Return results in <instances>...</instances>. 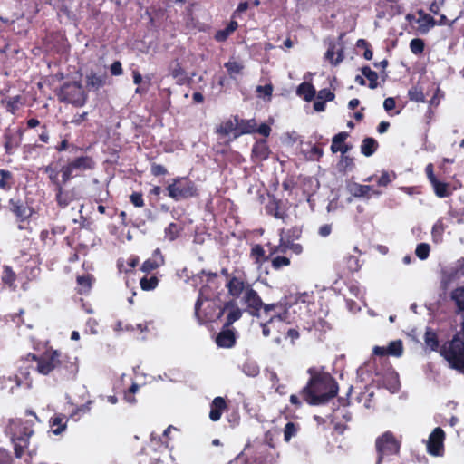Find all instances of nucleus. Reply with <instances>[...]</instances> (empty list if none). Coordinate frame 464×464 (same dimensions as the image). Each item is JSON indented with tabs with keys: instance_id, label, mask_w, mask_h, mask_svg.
<instances>
[{
	"instance_id": "09e8293b",
	"label": "nucleus",
	"mask_w": 464,
	"mask_h": 464,
	"mask_svg": "<svg viewBox=\"0 0 464 464\" xmlns=\"http://www.w3.org/2000/svg\"><path fill=\"white\" fill-rule=\"evenodd\" d=\"M408 96L411 101L416 102H424L425 95L423 93L422 88L420 86H413L408 92Z\"/></svg>"
},
{
	"instance_id": "58836bf2",
	"label": "nucleus",
	"mask_w": 464,
	"mask_h": 464,
	"mask_svg": "<svg viewBox=\"0 0 464 464\" xmlns=\"http://www.w3.org/2000/svg\"><path fill=\"white\" fill-rule=\"evenodd\" d=\"M450 298L455 303L457 312H464V286H459L450 293Z\"/></svg>"
},
{
	"instance_id": "cd10ccee",
	"label": "nucleus",
	"mask_w": 464,
	"mask_h": 464,
	"mask_svg": "<svg viewBox=\"0 0 464 464\" xmlns=\"http://www.w3.org/2000/svg\"><path fill=\"white\" fill-rule=\"evenodd\" d=\"M95 278L91 274L78 276L76 277L77 293L80 295H88L92 287Z\"/></svg>"
},
{
	"instance_id": "4468645a",
	"label": "nucleus",
	"mask_w": 464,
	"mask_h": 464,
	"mask_svg": "<svg viewBox=\"0 0 464 464\" xmlns=\"http://www.w3.org/2000/svg\"><path fill=\"white\" fill-rule=\"evenodd\" d=\"M24 133V130L21 128L17 129L16 131H14L10 128L5 129L3 134V146L5 154L13 155L14 153L22 143Z\"/></svg>"
},
{
	"instance_id": "6ab92c4d",
	"label": "nucleus",
	"mask_w": 464,
	"mask_h": 464,
	"mask_svg": "<svg viewBox=\"0 0 464 464\" xmlns=\"http://www.w3.org/2000/svg\"><path fill=\"white\" fill-rule=\"evenodd\" d=\"M234 120L236 121L234 140L242 135L256 133V119H243L236 114L234 115Z\"/></svg>"
},
{
	"instance_id": "f257e3e1",
	"label": "nucleus",
	"mask_w": 464,
	"mask_h": 464,
	"mask_svg": "<svg viewBox=\"0 0 464 464\" xmlns=\"http://www.w3.org/2000/svg\"><path fill=\"white\" fill-rule=\"evenodd\" d=\"M23 360L35 362V369L40 374L53 373L58 381H72L79 372L77 357L53 348L46 349L40 356L29 353Z\"/></svg>"
},
{
	"instance_id": "aec40b11",
	"label": "nucleus",
	"mask_w": 464,
	"mask_h": 464,
	"mask_svg": "<svg viewBox=\"0 0 464 464\" xmlns=\"http://www.w3.org/2000/svg\"><path fill=\"white\" fill-rule=\"evenodd\" d=\"M347 190L354 198H370L372 195L380 196L381 191L373 190L369 185H362L356 182L347 184Z\"/></svg>"
},
{
	"instance_id": "a18cd8bd",
	"label": "nucleus",
	"mask_w": 464,
	"mask_h": 464,
	"mask_svg": "<svg viewBox=\"0 0 464 464\" xmlns=\"http://www.w3.org/2000/svg\"><path fill=\"white\" fill-rule=\"evenodd\" d=\"M92 403H93L92 401H88L86 403L76 407L71 412L70 418L75 421L79 420L82 415H84V414L90 412Z\"/></svg>"
},
{
	"instance_id": "bb28decb",
	"label": "nucleus",
	"mask_w": 464,
	"mask_h": 464,
	"mask_svg": "<svg viewBox=\"0 0 464 464\" xmlns=\"http://www.w3.org/2000/svg\"><path fill=\"white\" fill-rule=\"evenodd\" d=\"M107 74H98L93 71H91L86 75V86L90 91H99L106 84Z\"/></svg>"
},
{
	"instance_id": "39448f33",
	"label": "nucleus",
	"mask_w": 464,
	"mask_h": 464,
	"mask_svg": "<svg viewBox=\"0 0 464 464\" xmlns=\"http://www.w3.org/2000/svg\"><path fill=\"white\" fill-rule=\"evenodd\" d=\"M440 356L448 362L451 369L464 372V339L460 332L456 333L451 340L441 345Z\"/></svg>"
},
{
	"instance_id": "412c9836",
	"label": "nucleus",
	"mask_w": 464,
	"mask_h": 464,
	"mask_svg": "<svg viewBox=\"0 0 464 464\" xmlns=\"http://www.w3.org/2000/svg\"><path fill=\"white\" fill-rule=\"evenodd\" d=\"M209 407L210 411L208 416L214 422L218 421L221 419L223 412L228 408L226 399L221 396L214 398L210 402Z\"/></svg>"
},
{
	"instance_id": "4be33fe9",
	"label": "nucleus",
	"mask_w": 464,
	"mask_h": 464,
	"mask_svg": "<svg viewBox=\"0 0 464 464\" xmlns=\"http://www.w3.org/2000/svg\"><path fill=\"white\" fill-rule=\"evenodd\" d=\"M163 265L164 256H162L160 249L157 248L153 251L152 256L143 262L140 270L145 273H150Z\"/></svg>"
},
{
	"instance_id": "1a4fd4ad",
	"label": "nucleus",
	"mask_w": 464,
	"mask_h": 464,
	"mask_svg": "<svg viewBox=\"0 0 464 464\" xmlns=\"http://www.w3.org/2000/svg\"><path fill=\"white\" fill-rule=\"evenodd\" d=\"M44 173L47 175L49 183L53 187L57 206L61 208H67L73 201L72 193L63 188L68 182H63V180L57 177L56 169L52 167Z\"/></svg>"
},
{
	"instance_id": "5701e85b",
	"label": "nucleus",
	"mask_w": 464,
	"mask_h": 464,
	"mask_svg": "<svg viewBox=\"0 0 464 464\" xmlns=\"http://www.w3.org/2000/svg\"><path fill=\"white\" fill-rule=\"evenodd\" d=\"M216 343L218 347L232 348L236 344L234 330L223 326V329L216 337Z\"/></svg>"
},
{
	"instance_id": "7ed1b4c3",
	"label": "nucleus",
	"mask_w": 464,
	"mask_h": 464,
	"mask_svg": "<svg viewBox=\"0 0 464 464\" xmlns=\"http://www.w3.org/2000/svg\"><path fill=\"white\" fill-rule=\"evenodd\" d=\"M62 159L58 162L52 161L48 165L40 168V170L45 172L50 167L56 169L57 177L63 179V182H69L72 179L83 176L85 171L92 170L95 168V162L91 156L81 155L75 157L72 160H67L63 165H59Z\"/></svg>"
},
{
	"instance_id": "5fc2aeb1",
	"label": "nucleus",
	"mask_w": 464,
	"mask_h": 464,
	"mask_svg": "<svg viewBox=\"0 0 464 464\" xmlns=\"http://www.w3.org/2000/svg\"><path fill=\"white\" fill-rule=\"evenodd\" d=\"M425 44L420 38H414L410 43V49L412 53L419 55L424 51Z\"/></svg>"
},
{
	"instance_id": "ddd939ff",
	"label": "nucleus",
	"mask_w": 464,
	"mask_h": 464,
	"mask_svg": "<svg viewBox=\"0 0 464 464\" xmlns=\"http://www.w3.org/2000/svg\"><path fill=\"white\" fill-rule=\"evenodd\" d=\"M445 432L440 427L435 428L429 436L427 451L432 456H442L444 452Z\"/></svg>"
},
{
	"instance_id": "393cba45",
	"label": "nucleus",
	"mask_w": 464,
	"mask_h": 464,
	"mask_svg": "<svg viewBox=\"0 0 464 464\" xmlns=\"http://www.w3.org/2000/svg\"><path fill=\"white\" fill-rule=\"evenodd\" d=\"M348 136L349 134L345 131L334 135L332 140L331 151L333 153L341 152L342 155H345L352 149L351 145L345 143Z\"/></svg>"
},
{
	"instance_id": "e433bc0d",
	"label": "nucleus",
	"mask_w": 464,
	"mask_h": 464,
	"mask_svg": "<svg viewBox=\"0 0 464 464\" xmlns=\"http://www.w3.org/2000/svg\"><path fill=\"white\" fill-rule=\"evenodd\" d=\"M1 280L5 285L14 289L16 281V274L10 266L4 265L2 266Z\"/></svg>"
},
{
	"instance_id": "bf43d9fd",
	"label": "nucleus",
	"mask_w": 464,
	"mask_h": 464,
	"mask_svg": "<svg viewBox=\"0 0 464 464\" xmlns=\"http://www.w3.org/2000/svg\"><path fill=\"white\" fill-rule=\"evenodd\" d=\"M150 174L154 177L166 176L168 169L161 164L152 163L150 167Z\"/></svg>"
},
{
	"instance_id": "7c9ffc66",
	"label": "nucleus",
	"mask_w": 464,
	"mask_h": 464,
	"mask_svg": "<svg viewBox=\"0 0 464 464\" xmlns=\"http://www.w3.org/2000/svg\"><path fill=\"white\" fill-rule=\"evenodd\" d=\"M215 132L223 137L230 134L234 137V133L236 132V121L234 120V115L217 125Z\"/></svg>"
},
{
	"instance_id": "864d4df0",
	"label": "nucleus",
	"mask_w": 464,
	"mask_h": 464,
	"mask_svg": "<svg viewBox=\"0 0 464 464\" xmlns=\"http://www.w3.org/2000/svg\"><path fill=\"white\" fill-rule=\"evenodd\" d=\"M303 229L301 227L295 226L289 228L285 235L286 241H295L302 237Z\"/></svg>"
},
{
	"instance_id": "ea45409f",
	"label": "nucleus",
	"mask_w": 464,
	"mask_h": 464,
	"mask_svg": "<svg viewBox=\"0 0 464 464\" xmlns=\"http://www.w3.org/2000/svg\"><path fill=\"white\" fill-rule=\"evenodd\" d=\"M361 72L362 75L369 81L368 87L372 90L376 89L379 85L378 73L375 71H372L368 65L362 66L361 68Z\"/></svg>"
},
{
	"instance_id": "f3484780",
	"label": "nucleus",
	"mask_w": 464,
	"mask_h": 464,
	"mask_svg": "<svg viewBox=\"0 0 464 464\" xmlns=\"http://www.w3.org/2000/svg\"><path fill=\"white\" fill-rule=\"evenodd\" d=\"M225 313H227V317L224 326L227 328L241 318L243 311L237 306L235 300H230L225 303L218 314V317Z\"/></svg>"
},
{
	"instance_id": "c85d7f7f",
	"label": "nucleus",
	"mask_w": 464,
	"mask_h": 464,
	"mask_svg": "<svg viewBox=\"0 0 464 464\" xmlns=\"http://www.w3.org/2000/svg\"><path fill=\"white\" fill-rule=\"evenodd\" d=\"M67 421L68 419L62 413H55L53 417H51L49 423L53 433L59 435L64 431L67 427Z\"/></svg>"
},
{
	"instance_id": "8fccbe9b",
	"label": "nucleus",
	"mask_w": 464,
	"mask_h": 464,
	"mask_svg": "<svg viewBox=\"0 0 464 464\" xmlns=\"http://www.w3.org/2000/svg\"><path fill=\"white\" fill-rule=\"evenodd\" d=\"M271 266L275 270H279L283 267L288 266L291 264L290 258L285 256H277L270 259Z\"/></svg>"
},
{
	"instance_id": "c9c22d12",
	"label": "nucleus",
	"mask_w": 464,
	"mask_h": 464,
	"mask_svg": "<svg viewBox=\"0 0 464 464\" xmlns=\"http://www.w3.org/2000/svg\"><path fill=\"white\" fill-rule=\"evenodd\" d=\"M378 148H379V143L375 139H373L372 137H366L362 141L361 152L365 157H371L372 155H373L376 152Z\"/></svg>"
},
{
	"instance_id": "4c0bfd02",
	"label": "nucleus",
	"mask_w": 464,
	"mask_h": 464,
	"mask_svg": "<svg viewBox=\"0 0 464 464\" xmlns=\"http://www.w3.org/2000/svg\"><path fill=\"white\" fill-rule=\"evenodd\" d=\"M238 27V24L237 21H230L225 29L218 30L215 34V40L218 42L226 41L228 36L234 33Z\"/></svg>"
},
{
	"instance_id": "3c124183",
	"label": "nucleus",
	"mask_w": 464,
	"mask_h": 464,
	"mask_svg": "<svg viewBox=\"0 0 464 464\" xmlns=\"http://www.w3.org/2000/svg\"><path fill=\"white\" fill-rule=\"evenodd\" d=\"M356 47L357 48H362L364 50L363 52V58L365 60H372V57H373V52L372 50V46L371 44H369L368 41H366L365 39H359L357 42H356Z\"/></svg>"
},
{
	"instance_id": "c756f323",
	"label": "nucleus",
	"mask_w": 464,
	"mask_h": 464,
	"mask_svg": "<svg viewBox=\"0 0 464 464\" xmlns=\"http://www.w3.org/2000/svg\"><path fill=\"white\" fill-rule=\"evenodd\" d=\"M418 24L420 33L426 34L435 25H437V20H435L430 14L425 13L422 10L418 11Z\"/></svg>"
},
{
	"instance_id": "423d86ee",
	"label": "nucleus",
	"mask_w": 464,
	"mask_h": 464,
	"mask_svg": "<svg viewBox=\"0 0 464 464\" xmlns=\"http://www.w3.org/2000/svg\"><path fill=\"white\" fill-rule=\"evenodd\" d=\"M165 190L174 201L187 200L199 196L197 184L188 176L171 179Z\"/></svg>"
},
{
	"instance_id": "4d7b16f0",
	"label": "nucleus",
	"mask_w": 464,
	"mask_h": 464,
	"mask_svg": "<svg viewBox=\"0 0 464 464\" xmlns=\"http://www.w3.org/2000/svg\"><path fill=\"white\" fill-rule=\"evenodd\" d=\"M361 263L357 256H350L346 259V266L348 270L352 273L357 272L361 268Z\"/></svg>"
},
{
	"instance_id": "9b49d317",
	"label": "nucleus",
	"mask_w": 464,
	"mask_h": 464,
	"mask_svg": "<svg viewBox=\"0 0 464 464\" xmlns=\"http://www.w3.org/2000/svg\"><path fill=\"white\" fill-rule=\"evenodd\" d=\"M273 439H269L267 445H262L256 450L255 456L249 459L250 464H276L278 454L272 444Z\"/></svg>"
},
{
	"instance_id": "de8ad7c7",
	"label": "nucleus",
	"mask_w": 464,
	"mask_h": 464,
	"mask_svg": "<svg viewBox=\"0 0 464 464\" xmlns=\"http://www.w3.org/2000/svg\"><path fill=\"white\" fill-rule=\"evenodd\" d=\"M386 348L392 356L400 357L403 353V343L401 340L392 341Z\"/></svg>"
},
{
	"instance_id": "20e7f679",
	"label": "nucleus",
	"mask_w": 464,
	"mask_h": 464,
	"mask_svg": "<svg viewBox=\"0 0 464 464\" xmlns=\"http://www.w3.org/2000/svg\"><path fill=\"white\" fill-rule=\"evenodd\" d=\"M34 422L28 420L15 419L11 420L9 429L11 439L14 443L15 457L20 459L24 450L28 447L29 439L34 434Z\"/></svg>"
},
{
	"instance_id": "0eeeda50",
	"label": "nucleus",
	"mask_w": 464,
	"mask_h": 464,
	"mask_svg": "<svg viewBox=\"0 0 464 464\" xmlns=\"http://www.w3.org/2000/svg\"><path fill=\"white\" fill-rule=\"evenodd\" d=\"M59 102L82 107L88 100V93L81 81L65 82L56 92Z\"/></svg>"
},
{
	"instance_id": "338daca9",
	"label": "nucleus",
	"mask_w": 464,
	"mask_h": 464,
	"mask_svg": "<svg viewBox=\"0 0 464 464\" xmlns=\"http://www.w3.org/2000/svg\"><path fill=\"white\" fill-rule=\"evenodd\" d=\"M0 464H14L11 453L3 448H0Z\"/></svg>"
},
{
	"instance_id": "774afa93",
	"label": "nucleus",
	"mask_w": 464,
	"mask_h": 464,
	"mask_svg": "<svg viewBox=\"0 0 464 464\" xmlns=\"http://www.w3.org/2000/svg\"><path fill=\"white\" fill-rule=\"evenodd\" d=\"M70 148H72V149H77V147L72 143L69 142V140L67 138H64L63 140H62L61 142H59L56 146H55V150L58 151V152H62V151H64V150H69Z\"/></svg>"
},
{
	"instance_id": "69168bd1",
	"label": "nucleus",
	"mask_w": 464,
	"mask_h": 464,
	"mask_svg": "<svg viewBox=\"0 0 464 464\" xmlns=\"http://www.w3.org/2000/svg\"><path fill=\"white\" fill-rule=\"evenodd\" d=\"M392 181V179L391 178V175L388 171L383 170L381 174V176L377 179V184L380 187H387L389 184H391Z\"/></svg>"
},
{
	"instance_id": "13d9d810",
	"label": "nucleus",
	"mask_w": 464,
	"mask_h": 464,
	"mask_svg": "<svg viewBox=\"0 0 464 464\" xmlns=\"http://www.w3.org/2000/svg\"><path fill=\"white\" fill-rule=\"evenodd\" d=\"M339 166L341 169H343L344 171L351 170L354 167V161L353 158L348 156V155H342Z\"/></svg>"
},
{
	"instance_id": "f03ea898",
	"label": "nucleus",
	"mask_w": 464,
	"mask_h": 464,
	"mask_svg": "<svg viewBox=\"0 0 464 464\" xmlns=\"http://www.w3.org/2000/svg\"><path fill=\"white\" fill-rule=\"evenodd\" d=\"M311 378L301 390V395L310 405H322L334 398L338 392V385L334 377L327 372H318L309 369Z\"/></svg>"
},
{
	"instance_id": "473e14b6",
	"label": "nucleus",
	"mask_w": 464,
	"mask_h": 464,
	"mask_svg": "<svg viewBox=\"0 0 464 464\" xmlns=\"http://www.w3.org/2000/svg\"><path fill=\"white\" fill-rule=\"evenodd\" d=\"M424 342L427 347H429L433 352H438L440 354V347L439 337L436 334V332L428 327L426 329L425 334H424Z\"/></svg>"
},
{
	"instance_id": "79ce46f5",
	"label": "nucleus",
	"mask_w": 464,
	"mask_h": 464,
	"mask_svg": "<svg viewBox=\"0 0 464 464\" xmlns=\"http://www.w3.org/2000/svg\"><path fill=\"white\" fill-rule=\"evenodd\" d=\"M300 430V425L292 421H288L284 428V440L289 442L295 438Z\"/></svg>"
},
{
	"instance_id": "49530a36",
	"label": "nucleus",
	"mask_w": 464,
	"mask_h": 464,
	"mask_svg": "<svg viewBox=\"0 0 464 464\" xmlns=\"http://www.w3.org/2000/svg\"><path fill=\"white\" fill-rule=\"evenodd\" d=\"M224 66L231 78H235L236 75L242 74L245 68L241 63L236 61H228L224 64Z\"/></svg>"
},
{
	"instance_id": "c03bdc74",
	"label": "nucleus",
	"mask_w": 464,
	"mask_h": 464,
	"mask_svg": "<svg viewBox=\"0 0 464 464\" xmlns=\"http://www.w3.org/2000/svg\"><path fill=\"white\" fill-rule=\"evenodd\" d=\"M160 283V279L156 276H151L150 277L144 276L140 281V288L143 291H151L154 290Z\"/></svg>"
},
{
	"instance_id": "f704fd0d",
	"label": "nucleus",
	"mask_w": 464,
	"mask_h": 464,
	"mask_svg": "<svg viewBox=\"0 0 464 464\" xmlns=\"http://www.w3.org/2000/svg\"><path fill=\"white\" fill-rule=\"evenodd\" d=\"M296 94L303 97L305 102H311L314 100L316 91L312 83L304 82L297 87Z\"/></svg>"
},
{
	"instance_id": "a19ab883",
	"label": "nucleus",
	"mask_w": 464,
	"mask_h": 464,
	"mask_svg": "<svg viewBox=\"0 0 464 464\" xmlns=\"http://www.w3.org/2000/svg\"><path fill=\"white\" fill-rule=\"evenodd\" d=\"M182 227L177 223L171 222L164 229L165 238L169 241H174L179 237Z\"/></svg>"
},
{
	"instance_id": "e2e57ef3",
	"label": "nucleus",
	"mask_w": 464,
	"mask_h": 464,
	"mask_svg": "<svg viewBox=\"0 0 464 464\" xmlns=\"http://www.w3.org/2000/svg\"><path fill=\"white\" fill-rule=\"evenodd\" d=\"M334 93L328 88H324L319 91L317 94V99L321 101L330 102L334 99Z\"/></svg>"
},
{
	"instance_id": "37998d69",
	"label": "nucleus",
	"mask_w": 464,
	"mask_h": 464,
	"mask_svg": "<svg viewBox=\"0 0 464 464\" xmlns=\"http://www.w3.org/2000/svg\"><path fill=\"white\" fill-rule=\"evenodd\" d=\"M0 188L3 190H10L13 184V174L7 169H0Z\"/></svg>"
},
{
	"instance_id": "2f4dec72",
	"label": "nucleus",
	"mask_w": 464,
	"mask_h": 464,
	"mask_svg": "<svg viewBox=\"0 0 464 464\" xmlns=\"http://www.w3.org/2000/svg\"><path fill=\"white\" fill-rule=\"evenodd\" d=\"M250 258L257 266H262L264 263L270 260V256H266L264 247L260 244H256L251 247Z\"/></svg>"
},
{
	"instance_id": "9d476101",
	"label": "nucleus",
	"mask_w": 464,
	"mask_h": 464,
	"mask_svg": "<svg viewBox=\"0 0 464 464\" xmlns=\"http://www.w3.org/2000/svg\"><path fill=\"white\" fill-rule=\"evenodd\" d=\"M8 208L19 223L29 221L35 214L34 207L21 198H10L8 200Z\"/></svg>"
},
{
	"instance_id": "052dcab7",
	"label": "nucleus",
	"mask_w": 464,
	"mask_h": 464,
	"mask_svg": "<svg viewBox=\"0 0 464 464\" xmlns=\"http://www.w3.org/2000/svg\"><path fill=\"white\" fill-rule=\"evenodd\" d=\"M206 289H207V285H204V286H202L200 288L198 297V299L196 301V304H195V315L200 321L202 319L200 317L199 311H200V308H201V306L203 304V295H204V292L206 291Z\"/></svg>"
},
{
	"instance_id": "a878e982",
	"label": "nucleus",
	"mask_w": 464,
	"mask_h": 464,
	"mask_svg": "<svg viewBox=\"0 0 464 464\" xmlns=\"http://www.w3.org/2000/svg\"><path fill=\"white\" fill-rule=\"evenodd\" d=\"M324 57L332 65L336 66L344 59L343 48L335 43H330Z\"/></svg>"
},
{
	"instance_id": "6e6d98bb",
	"label": "nucleus",
	"mask_w": 464,
	"mask_h": 464,
	"mask_svg": "<svg viewBox=\"0 0 464 464\" xmlns=\"http://www.w3.org/2000/svg\"><path fill=\"white\" fill-rule=\"evenodd\" d=\"M430 247L429 244L420 243V244L417 245L415 254L420 259L425 260L428 258V256L430 255Z\"/></svg>"
},
{
	"instance_id": "b1692460",
	"label": "nucleus",
	"mask_w": 464,
	"mask_h": 464,
	"mask_svg": "<svg viewBox=\"0 0 464 464\" xmlns=\"http://www.w3.org/2000/svg\"><path fill=\"white\" fill-rule=\"evenodd\" d=\"M262 313L269 318V320L283 321L282 314L285 312V306L281 303L264 304L261 309Z\"/></svg>"
},
{
	"instance_id": "f8f14e48",
	"label": "nucleus",
	"mask_w": 464,
	"mask_h": 464,
	"mask_svg": "<svg viewBox=\"0 0 464 464\" xmlns=\"http://www.w3.org/2000/svg\"><path fill=\"white\" fill-rule=\"evenodd\" d=\"M241 304L246 306L245 311L252 316L260 317L263 301L258 293L252 287L248 288L241 297Z\"/></svg>"
},
{
	"instance_id": "603ef678",
	"label": "nucleus",
	"mask_w": 464,
	"mask_h": 464,
	"mask_svg": "<svg viewBox=\"0 0 464 464\" xmlns=\"http://www.w3.org/2000/svg\"><path fill=\"white\" fill-rule=\"evenodd\" d=\"M20 101H21V96H19V95L9 98L5 102L6 111L10 112L11 114H15L19 109L18 104L20 103Z\"/></svg>"
},
{
	"instance_id": "6e6552de",
	"label": "nucleus",
	"mask_w": 464,
	"mask_h": 464,
	"mask_svg": "<svg viewBox=\"0 0 464 464\" xmlns=\"http://www.w3.org/2000/svg\"><path fill=\"white\" fill-rule=\"evenodd\" d=\"M401 446V440L398 439L391 430L383 432L375 440V449L377 452L376 464H382L385 458L399 455Z\"/></svg>"
},
{
	"instance_id": "72a5a7b5",
	"label": "nucleus",
	"mask_w": 464,
	"mask_h": 464,
	"mask_svg": "<svg viewBox=\"0 0 464 464\" xmlns=\"http://www.w3.org/2000/svg\"><path fill=\"white\" fill-rule=\"evenodd\" d=\"M430 185L432 186L434 193L438 198H443L450 197L452 194L451 186L448 182H443L437 179L431 182Z\"/></svg>"
},
{
	"instance_id": "2eb2a0df",
	"label": "nucleus",
	"mask_w": 464,
	"mask_h": 464,
	"mask_svg": "<svg viewBox=\"0 0 464 464\" xmlns=\"http://www.w3.org/2000/svg\"><path fill=\"white\" fill-rule=\"evenodd\" d=\"M226 287L229 295L234 298H240L247 292L248 288L252 287V285L243 276H233L227 280Z\"/></svg>"
},
{
	"instance_id": "0e129e2a",
	"label": "nucleus",
	"mask_w": 464,
	"mask_h": 464,
	"mask_svg": "<svg viewBox=\"0 0 464 464\" xmlns=\"http://www.w3.org/2000/svg\"><path fill=\"white\" fill-rule=\"evenodd\" d=\"M227 420L231 428H236L240 423L239 412L237 411H233L227 415Z\"/></svg>"
},
{
	"instance_id": "a211bd4d",
	"label": "nucleus",
	"mask_w": 464,
	"mask_h": 464,
	"mask_svg": "<svg viewBox=\"0 0 464 464\" xmlns=\"http://www.w3.org/2000/svg\"><path fill=\"white\" fill-rule=\"evenodd\" d=\"M271 154V150L268 146L266 140H257L251 150V160L254 163H260L266 160Z\"/></svg>"
},
{
	"instance_id": "680f3d73",
	"label": "nucleus",
	"mask_w": 464,
	"mask_h": 464,
	"mask_svg": "<svg viewBox=\"0 0 464 464\" xmlns=\"http://www.w3.org/2000/svg\"><path fill=\"white\" fill-rule=\"evenodd\" d=\"M130 201L136 208H142L145 205L144 199H143V195L141 192H133L130 196Z\"/></svg>"
},
{
	"instance_id": "dca6fc26",
	"label": "nucleus",
	"mask_w": 464,
	"mask_h": 464,
	"mask_svg": "<svg viewBox=\"0 0 464 464\" xmlns=\"http://www.w3.org/2000/svg\"><path fill=\"white\" fill-rule=\"evenodd\" d=\"M268 197L269 200L265 207L266 214L285 222L288 218V214L282 200L276 198L274 195H269Z\"/></svg>"
}]
</instances>
